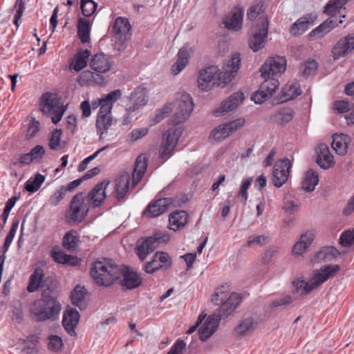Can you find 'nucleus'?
<instances>
[{
	"mask_svg": "<svg viewBox=\"0 0 354 354\" xmlns=\"http://www.w3.org/2000/svg\"><path fill=\"white\" fill-rule=\"evenodd\" d=\"M122 268L112 259H102L95 261L90 270L93 281L99 286H110L122 275Z\"/></svg>",
	"mask_w": 354,
	"mask_h": 354,
	"instance_id": "nucleus-1",
	"label": "nucleus"
},
{
	"mask_svg": "<svg viewBox=\"0 0 354 354\" xmlns=\"http://www.w3.org/2000/svg\"><path fill=\"white\" fill-rule=\"evenodd\" d=\"M212 300L219 306L221 317L231 315L241 303L242 297L241 294L231 292L229 285L224 284L216 288Z\"/></svg>",
	"mask_w": 354,
	"mask_h": 354,
	"instance_id": "nucleus-2",
	"label": "nucleus"
},
{
	"mask_svg": "<svg viewBox=\"0 0 354 354\" xmlns=\"http://www.w3.org/2000/svg\"><path fill=\"white\" fill-rule=\"evenodd\" d=\"M230 82L228 72H222L217 66H209L198 72L197 83L202 91H209L214 87H225Z\"/></svg>",
	"mask_w": 354,
	"mask_h": 354,
	"instance_id": "nucleus-3",
	"label": "nucleus"
},
{
	"mask_svg": "<svg viewBox=\"0 0 354 354\" xmlns=\"http://www.w3.org/2000/svg\"><path fill=\"white\" fill-rule=\"evenodd\" d=\"M62 309L60 303L53 297L42 295L30 307V313L37 321L50 319L59 313Z\"/></svg>",
	"mask_w": 354,
	"mask_h": 354,
	"instance_id": "nucleus-4",
	"label": "nucleus"
},
{
	"mask_svg": "<svg viewBox=\"0 0 354 354\" xmlns=\"http://www.w3.org/2000/svg\"><path fill=\"white\" fill-rule=\"evenodd\" d=\"M41 104L42 112L50 117L54 124L62 120L66 110V107L61 103L60 99L49 93L42 95Z\"/></svg>",
	"mask_w": 354,
	"mask_h": 354,
	"instance_id": "nucleus-5",
	"label": "nucleus"
},
{
	"mask_svg": "<svg viewBox=\"0 0 354 354\" xmlns=\"http://www.w3.org/2000/svg\"><path fill=\"white\" fill-rule=\"evenodd\" d=\"M172 104L173 110L175 109L173 116V122L175 124H180L187 120L194 106L192 97L186 93H178L176 101Z\"/></svg>",
	"mask_w": 354,
	"mask_h": 354,
	"instance_id": "nucleus-6",
	"label": "nucleus"
},
{
	"mask_svg": "<svg viewBox=\"0 0 354 354\" xmlns=\"http://www.w3.org/2000/svg\"><path fill=\"white\" fill-rule=\"evenodd\" d=\"M88 203L82 193L75 195L70 204V209L66 216L75 223H81L88 212Z\"/></svg>",
	"mask_w": 354,
	"mask_h": 354,
	"instance_id": "nucleus-7",
	"label": "nucleus"
},
{
	"mask_svg": "<svg viewBox=\"0 0 354 354\" xmlns=\"http://www.w3.org/2000/svg\"><path fill=\"white\" fill-rule=\"evenodd\" d=\"M183 131V129L180 127H172L163 134L160 147V156L161 158L167 159L173 154Z\"/></svg>",
	"mask_w": 354,
	"mask_h": 354,
	"instance_id": "nucleus-8",
	"label": "nucleus"
},
{
	"mask_svg": "<svg viewBox=\"0 0 354 354\" xmlns=\"http://www.w3.org/2000/svg\"><path fill=\"white\" fill-rule=\"evenodd\" d=\"M206 315H201L198 318L199 338L201 341L205 342L209 339L216 330L219 322L221 320L220 315L213 314L206 317Z\"/></svg>",
	"mask_w": 354,
	"mask_h": 354,
	"instance_id": "nucleus-9",
	"label": "nucleus"
},
{
	"mask_svg": "<svg viewBox=\"0 0 354 354\" xmlns=\"http://www.w3.org/2000/svg\"><path fill=\"white\" fill-rule=\"evenodd\" d=\"M286 69V59L284 57H270L260 68L261 77H278Z\"/></svg>",
	"mask_w": 354,
	"mask_h": 354,
	"instance_id": "nucleus-10",
	"label": "nucleus"
},
{
	"mask_svg": "<svg viewBox=\"0 0 354 354\" xmlns=\"http://www.w3.org/2000/svg\"><path fill=\"white\" fill-rule=\"evenodd\" d=\"M131 25L128 19L118 17L114 21L113 32L114 34L115 46L118 50L124 48V44L128 39Z\"/></svg>",
	"mask_w": 354,
	"mask_h": 354,
	"instance_id": "nucleus-11",
	"label": "nucleus"
},
{
	"mask_svg": "<svg viewBox=\"0 0 354 354\" xmlns=\"http://www.w3.org/2000/svg\"><path fill=\"white\" fill-rule=\"evenodd\" d=\"M262 78L264 81L261 84L260 88L251 97L252 100L256 104H262L272 95L279 85L277 77L271 76L262 77Z\"/></svg>",
	"mask_w": 354,
	"mask_h": 354,
	"instance_id": "nucleus-12",
	"label": "nucleus"
},
{
	"mask_svg": "<svg viewBox=\"0 0 354 354\" xmlns=\"http://www.w3.org/2000/svg\"><path fill=\"white\" fill-rule=\"evenodd\" d=\"M317 17L318 15L316 12H308L304 15L290 26L289 30L290 35L294 37L301 36L314 24Z\"/></svg>",
	"mask_w": 354,
	"mask_h": 354,
	"instance_id": "nucleus-13",
	"label": "nucleus"
},
{
	"mask_svg": "<svg viewBox=\"0 0 354 354\" xmlns=\"http://www.w3.org/2000/svg\"><path fill=\"white\" fill-rule=\"evenodd\" d=\"M290 167V161L286 158L275 163L272 171V181L275 187H280L288 180Z\"/></svg>",
	"mask_w": 354,
	"mask_h": 354,
	"instance_id": "nucleus-14",
	"label": "nucleus"
},
{
	"mask_svg": "<svg viewBox=\"0 0 354 354\" xmlns=\"http://www.w3.org/2000/svg\"><path fill=\"white\" fill-rule=\"evenodd\" d=\"M259 20H261V26L258 30H254L253 35L249 41L250 47L254 52H257L264 47L268 36V21L261 17Z\"/></svg>",
	"mask_w": 354,
	"mask_h": 354,
	"instance_id": "nucleus-15",
	"label": "nucleus"
},
{
	"mask_svg": "<svg viewBox=\"0 0 354 354\" xmlns=\"http://www.w3.org/2000/svg\"><path fill=\"white\" fill-rule=\"evenodd\" d=\"M171 266V259L167 253L156 252L153 259L144 265V270L148 274H153L160 269H167Z\"/></svg>",
	"mask_w": 354,
	"mask_h": 354,
	"instance_id": "nucleus-16",
	"label": "nucleus"
},
{
	"mask_svg": "<svg viewBox=\"0 0 354 354\" xmlns=\"http://www.w3.org/2000/svg\"><path fill=\"white\" fill-rule=\"evenodd\" d=\"M354 49V33L340 39L332 49V56L335 60L346 56Z\"/></svg>",
	"mask_w": 354,
	"mask_h": 354,
	"instance_id": "nucleus-17",
	"label": "nucleus"
},
{
	"mask_svg": "<svg viewBox=\"0 0 354 354\" xmlns=\"http://www.w3.org/2000/svg\"><path fill=\"white\" fill-rule=\"evenodd\" d=\"M339 269L338 265H328L316 271L313 277L310 279V284L312 286L309 289L313 290L316 288L329 278L333 277Z\"/></svg>",
	"mask_w": 354,
	"mask_h": 354,
	"instance_id": "nucleus-18",
	"label": "nucleus"
},
{
	"mask_svg": "<svg viewBox=\"0 0 354 354\" xmlns=\"http://www.w3.org/2000/svg\"><path fill=\"white\" fill-rule=\"evenodd\" d=\"M244 100L241 92L232 94L227 100L223 101L218 107L213 111V115L218 117L235 109Z\"/></svg>",
	"mask_w": 354,
	"mask_h": 354,
	"instance_id": "nucleus-19",
	"label": "nucleus"
},
{
	"mask_svg": "<svg viewBox=\"0 0 354 354\" xmlns=\"http://www.w3.org/2000/svg\"><path fill=\"white\" fill-rule=\"evenodd\" d=\"M342 19L337 21L334 19L328 18L308 33L307 36L308 40L315 41L322 39L335 27L338 26L339 24H342Z\"/></svg>",
	"mask_w": 354,
	"mask_h": 354,
	"instance_id": "nucleus-20",
	"label": "nucleus"
},
{
	"mask_svg": "<svg viewBox=\"0 0 354 354\" xmlns=\"http://www.w3.org/2000/svg\"><path fill=\"white\" fill-rule=\"evenodd\" d=\"M109 181H102L97 183L88 194L87 202L93 207H100L106 198V189L109 185Z\"/></svg>",
	"mask_w": 354,
	"mask_h": 354,
	"instance_id": "nucleus-21",
	"label": "nucleus"
},
{
	"mask_svg": "<svg viewBox=\"0 0 354 354\" xmlns=\"http://www.w3.org/2000/svg\"><path fill=\"white\" fill-rule=\"evenodd\" d=\"M112 121L111 106L102 105L100 107L96 120V127L100 136H102L109 129L112 124Z\"/></svg>",
	"mask_w": 354,
	"mask_h": 354,
	"instance_id": "nucleus-22",
	"label": "nucleus"
},
{
	"mask_svg": "<svg viewBox=\"0 0 354 354\" xmlns=\"http://www.w3.org/2000/svg\"><path fill=\"white\" fill-rule=\"evenodd\" d=\"M243 8L240 5L236 6L231 13L224 19L225 28L232 30H239L241 29L243 24Z\"/></svg>",
	"mask_w": 354,
	"mask_h": 354,
	"instance_id": "nucleus-23",
	"label": "nucleus"
},
{
	"mask_svg": "<svg viewBox=\"0 0 354 354\" xmlns=\"http://www.w3.org/2000/svg\"><path fill=\"white\" fill-rule=\"evenodd\" d=\"M260 324L257 317L249 316L242 319L235 328V333L239 337H244L253 333Z\"/></svg>",
	"mask_w": 354,
	"mask_h": 354,
	"instance_id": "nucleus-24",
	"label": "nucleus"
},
{
	"mask_svg": "<svg viewBox=\"0 0 354 354\" xmlns=\"http://www.w3.org/2000/svg\"><path fill=\"white\" fill-rule=\"evenodd\" d=\"M80 320V314L76 309L69 308L64 313L62 325L71 336L75 335V328Z\"/></svg>",
	"mask_w": 354,
	"mask_h": 354,
	"instance_id": "nucleus-25",
	"label": "nucleus"
},
{
	"mask_svg": "<svg viewBox=\"0 0 354 354\" xmlns=\"http://www.w3.org/2000/svg\"><path fill=\"white\" fill-rule=\"evenodd\" d=\"M171 203V199L163 198L148 205L143 214L147 217H156L163 214Z\"/></svg>",
	"mask_w": 354,
	"mask_h": 354,
	"instance_id": "nucleus-26",
	"label": "nucleus"
},
{
	"mask_svg": "<svg viewBox=\"0 0 354 354\" xmlns=\"http://www.w3.org/2000/svg\"><path fill=\"white\" fill-rule=\"evenodd\" d=\"M317 162L323 169H327L334 166V157L326 144H320L317 149Z\"/></svg>",
	"mask_w": 354,
	"mask_h": 354,
	"instance_id": "nucleus-27",
	"label": "nucleus"
},
{
	"mask_svg": "<svg viewBox=\"0 0 354 354\" xmlns=\"http://www.w3.org/2000/svg\"><path fill=\"white\" fill-rule=\"evenodd\" d=\"M192 53V48L188 46H183L179 50L177 60L171 67V72L174 75L179 74L185 68Z\"/></svg>",
	"mask_w": 354,
	"mask_h": 354,
	"instance_id": "nucleus-28",
	"label": "nucleus"
},
{
	"mask_svg": "<svg viewBox=\"0 0 354 354\" xmlns=\"http://www.w3.org/2000/svg\"><path fill=\"white\" fill-rule=\"evenodd\" d=\"M316 236V232L313 230H308L302 234L299 240L292 248V252L295 255H301L311 245Z\"/></svg>",
	"mask_w": 354,
	"mask_h": 354,
	"instance_id": "nucleus-29",
	"label": "nucleus"
},
{
	"mask_svg": "<svg viewBox=\"0 0 354 354\" xmlns=\"http://www.w3.org/2000/svg\"><path fill=\"white\" fill-rule=\"evenodd\" d=\"M90 64L95 71L104 73L110 70L112 62L109 56L102 53L94 55Z\"/></svg>",
	"mask_w": 354,
	"mask_h": 354,
	"instance_id": "nucleus-30",
	"label": "nucleus"
},
{
	"mask_svg": "<svg viewBox=\"0 0 354 354\" xmlns=\"http://www.w3.org/2000/svg\"><path fill=\"white\" fill-rule=\"evenodd\" d=\"M351 142V137L347 134L336 133L333 136L331 146L335 153L339 156H345Z\"/></svg>",
	"mask_w": 354,
	"mask_h": 354,
	"instance_id": "nucleus-31",
	"label": "nucleus"
},
{
	"mask_svg": "<svg viewBox=\"0 0 354 354\" xmlns=\"http://www.w3.org/2000/svg\"><path fill=\"white\" fill-rule=\"evenodd\" d=\"M121 276L123 277L122 285L127 289L136 288L142 283L140 276L129 268H122Z\"/></svg>",
	"mask_w": 354,
	"mask_h": 354,
	"instance_id": "nucleus-32",
	"label": "nucleus"
},
{
	"mask_svg": "<svg viewBox=\"0 0 354 354\" xmlns=\"http://www.w3.org/2000/svg\"><path fill=\"white\" fill-rule=\"evenodd\" d=\"M149 93L146 88L138 86L134 89L129 96V100L133 103L131 107L138 110L147 104Z\"/></svg>",
	"mask_w": 354,
	"mask_h": 354,
	"instance_id": "nucleus-33",
	"label": "nucleus"
},
{
	"mask_svg": "<svg viewBox=\"0 0 354 354\" xmlns=\"http://www.w3.org/2000/svg\"><path fill=\"white\" fill-rule=\"evenodd\" d=\"M188 214L183 210H177L169 216V229L173 231H178L185 226L187 223Z\"/></svg>",
	"mask_w": 354,
	"mask_h": 354,
	"instance_id": "nucleus-34",
	"label": "nucleus"
},
{
	"mask_svg": "<svg viewBox=\"0 0 354 354\" xmlns=\"http://www.w3.org/2000/svg\"><path fill=\"white\" fill-rule=\"evenodd\" d=\"M130 176L124 173L118 176L115 180V194L118 199H123L129 187Z\"/></svg>",
	"mask_w": 354,
	"mask_h": 354,
	"instance_id": "nucleus-35",
	"label": "nucleus"
},
{
	"mask_svg": "<svg viewBox=\"0 0 354 354\" xmlns=\"http://www.w3.org/2000/svg\"><path fill=\"white\" fill-rule=\"evenodd\" d=\"M148 158L146 154L142 153L138 156L133 172V184L136 185L144 176L147 167Z\"/></svg>",
	"mask_w": 354,
	"mask_h": 354,
	"instance_id": "nucleus-36",
	"label": "nucleus"
},
{
	"mask_svg": "<svg viewBox=\"0 0 354 354\" xmlns=\"http://www.w3.org/2000/svg\"><path fill=\"white\" fill-rule=\"evenodd\" d=\"M91 56V51L88 50H80L74 56L72 62L69 64V68L78 72L83 69L88 62Z\"/></svg>",
	"mask_w": 354,
	"mask_h": 354,
	"instance_id": "nucleus-37",
	"label": "nucleus"
},
{
	"mask_svg": "<svg viewBox=\"0 0 354 354\" xmlns=\"http://www.w3.org/2000/svg\"><path fill=\"white\" fill-rule=\"evenodd\" d=\"M77 35L83 44L89 43L91 41L90 32L91 21L88 19L80 17L77 21Z\"/></svg>",
	"mask_w": 354,
	"mask_h": 354,
	"instance_id": "nucleus-38",
	"label": "nucleus"
},
{
	"mask_svg": "<svg viewBox=\"0 0 354 354\" xmlns=\"http://www.w3.org/2000/svg\"><path fill=\"white\" fill-rule=\"evenodd\" d=\"M339 251L332 246L324 247L320 249L313 257L312 261L320 263L322 261H330L339 255Z\"/></svg>",
	"mask_w": 354,
	"mask_h": 354,
	"instance_id": "nucleus-39",
	"label": "nucleus"
},
{
	"mask_svg": "<svg viewBox=\"0 0 354 354\" xmlns=\"http://www.w3.org/2000/svg\"><path fill=\"white\" fill-rule=\"evenodd\" d=\"M156 248V245L153 243L151 239L147 237L146 239L138 241L136 251L139 259L144 261L147 256L152 252Z\"/></svg>",
	"mask_w": 354,
	"mask_h": 354,
	"instance_id": "nucleus-40",
	"label": "nucleus"
},
{
	"mask_svg": "<svg viewBox=\"0 0 354 354\" xmlns=\"http://www.w3.org/2000/svg\"><path fill=\"white\" fill-rule=\"evenodd\" d=\"M44 277V272L41 267H37L30 276L27 286L28 292H34L39 289Z\"/></svg>",
	"mask_w": 354,
	"mask_h": 354,
	"instance_id": "nucleus-41",
	"label": "nucleus"
},
{
	"mask_svg": "<svg viewBox=\"0 0 354 354\" xmlns=\"http://www.w3.org/2000/svg\"><path fill=\"white\" fill-rule=\"evenodd\" d=\"M86 292H87L84 286H75L71 294L72 303L80 309L84 308L86 307L85 297Z\"/></svg>",
	"mask_w": 354,
	"mask_h": 354,
	"instance_id": "nucleus-42",
	"label": "nucleus"
},
{
	"mask_svg": "<svg viewBox=\"0 0 354 354\" xmlns=\"http://www.w3.org/2000/svg\"><path fill=\"white\" fill-rule=\"evenodd\" d=\"M52 258L55 262L58 263L67 264L71 266H77L80 263V259H78L76 256L66 254L60 250H53L52 252Z\"/></svg>",
	"mask_w": 354,
	"mask_h": 354,
	"instance_id": "nucleus-43",
	"label": "nucleus"
},
{
	"mask_svg": "<svg viewBox=\"0 0 354 354\" xmlns=\"http://www.w3.org/2000/svg\"><path fill=\"white\" fill-rule=\"evenodd\" d=\"M319 182V176L317 172L313 169H308L306 174L302 182V188L306 192H313Z\"/></svg>",
	"mask_w": 354,
	"mask_h": 354,
	"instance_id": "nucleus-44",
	"label": "nucleus"
},
{
	"mask_svg": "<svg viewBox=\"0 0 354 354\" xmlns=\"http://www.w3.org/2000/svg\"><path fill=\"white\" fill-rule=\"evenodd\" d=\"M301 94L299 84L297 82H289L282 88L284 101L292 100Z\"/></svg>",
	"mask_w": 354,
	"mask_h": 354,
	"instance_id": "nucleus-45",
	"label": "nucleus"
},
{
	"mask_svg": "<svg viewBox=\"0 0 354 354\" xmlns=\"http://www.w3.org/2000/svg\"><path fill=\"white\" fill-rule=\"evenodd\" d=\"M45 176L37 173L33 177L30 178L25 183V189L30 193L36 192L45 181Z\"/></svg>",
	"mask_w": 354,
	"mask_h": 354,
	"instance_id": "nucleus-46",
	"label": "nucleus"
},
{
	"mask_svg": "<svg viewBox=\"0 0 354 354\" xmlns=\"http://www.w3.org/2000/svg\"><path fill=\"white\" fill-rule=\"evenodd\" d=\"M241 57L239 53H234L232 55L231 59L228 61L227 65L225 66L222 72H228L230 75V81L234 76L240 68Z\"/></svg>",
	"mask_w": 354,
	"mask_h": 354,
	"instance_id": "nucleus-47",
	"label": "nucleus"
},
{
	"mask_svg": "<svg viewBox=\"0 0 354 354\" xmlns=\"http://www.w3.org/2000/svg\"><path fill=\"white\" fill-rule=\"evenodd\" d=\"M173 111V104L172 102L166 103L164 106L162 108L157 109L154 114L153 118L151 120V125H154L156 124L161 122L165 118L169 115V114Z\"/></svg>",
	"mask_w": 354,
	"mask_h": 354,
	"instance_id": "nucleus-48",
	"label": "nucleus"
},
{
	"mask_svg": "<svg viewBox=\"0 0 354 354\" xmlns=\"http://www.w3.org/2000/svg\"><path fill=\"white\" fill-rule=\"evenodd\" d=\"M79 237L77 232L74 230L67 232L63 239V245L68 250H75L77 247Z\"/></svg>",
	"mask_w": 354,
	"mask_h": 354,
	"instance_id": "nucleus-49",
	"label": "nucleus"
},
{
	"mask_svg": "<svg viewBox=\"0 0 354 354\" xmlns=\"http://www.w3.org/2000/svg\"><path fill=\"white\" fill-rule=\"evenodd\" d=\"M227 131L224 124L218 125L212 131L209 139L220 142L230 136Z\"/></svg>",
	"mask_w": 354,
	"mask_h": 354,
	"instance_id": "nucleus-50",
	"label": "nucleus"
},
{
	"mask_svg": "<svg viewBox=\"0 0 354 354\" xmlns=\"http://www.w3.org/2000/svg\"><path fill=\"white\" fill-rule=\"evenodd\" d=\"M47 348L53 353L60 352L64 346L63 340L61 337L56 335H50L47 338Z\"/></svg>",
	"mask_w": 354,
	"mask_h": 354,
	"instance_id": "nucleus-51",
	"label": "nucleus"
},
{
	"mask_svg": "<svg viewBox=\"0 0 354 354\" xmlns=\"http://www.w3.org/2000/svg\"><path fill=\"white\" fill-rule=\"evenodd\" d=\"M293 118V111L290 108L283 109L275 113L273 115V120L281 124H286Z\"/></svg>",
	"mask_w": 354,
	"mask_h": 354,
	"instance_id": "nucleus-52",
	"label": "nucleus"
},
{
	"mask_svg": "<svg viewBox=\"0 0 354 354\" xmlns=\"http://www.w3.org/2000/svg\"><path fill=\"white\" fill-rule=\"evenodd\" d=\"M252 182V178L250 177L244 178L241 181L237 197L243 203H245L248 200V189L250 187Z\"/></svg>",
	"mask_w": 354,
	"mask_h": 354,
	"instance_id": "nucleus-53",
	"label": "nucleus"
},
{
	"mask_svg": "<svg viewBox=\"0 0 354 354\" xmlns=\"http://www.w3.org/2000/svg\"><path fill=\"white\" fill-rule=\"evenodd\" d=\"M317 68V63L314 59H308L299 66V72L305 76L313 75Z\"/></svg>",
	"mask_w": 354,
	"mask_h": 354,
	"instance_id": "nucleus-54",
	"label": "nucleus"
},
{
	"mask_svg": "<svg viewBox=\"0 0 354 354\" xmlns=\"http://www.w3.org/2000/svg\"><path fill=\"white\" fill-rule=\"evenodd\" d=\"M97 75L91 71H84L78 77V82L81 86H89L96 82Z\"/></svg>",
	"mask_w": 354,
	"mask_h": 354,
	"instance_id": "nucleus-55",
	"label": "nucleus"
},
{
	"mask_svg": "<svg viewBox=\"0 0 354 354\" xmlns=\"http://www.w3.org/2000/svg\"><path fill=\"white\" fill-rule=\"evenodd\" d=\"M97 4L93 0H81V10L84 16L91 17L96 10Z\"/></svg>",
	"mask_w": 354,
	"mask_h": 354,
	"instance_id": "nucleus-56",
	"label": "nucleus"
},
{
	"mask_svg": "<svg viewBox=\"0 0 354 354\" xmlns=\"http://www.w3.org/2000/svg\"><path fill=\"white\" fill-rule=\"evenodd\" d=\"M19 226V221L12 223L9 233L7 234L3 246V253H6L13 241Z\"/></svg>",
	"mask_w": 354,
	"mask_h": 354,
	"instance_id": "nucleus-57",
	"label": "nucleus"
},
{
	"mask_svg": "<svg viewBox=\"0 0 354 354\" xmlns=\"http://www.w3.org/2000/svg\"><path fill=\"white\" fill-rule=\"evenodd\" d=\"M66 192L67 189L64 186L59 187L50 197V204L53 206L57 205L65 197Z\"/></svg>",
	"mask_w": 354,
	"mask_h": 354,
	"instance_id": "nucleus-58",
	"label": "nucleus"
},
{
	"mask_svg": "<svg viewBox=\"0 0 354 354\" xmlns=\"http://www.w3.org/2000/svg\"><path fill=\"white\" fill-rule=\"evenodd\" d=\"M292 285L295 290L301 295L307 294L312 290L309 289L312 286V285L310 284V280L306 282L303 279H297L292 282Z\"/></svg>",
	"mask_w": 354,
	"mask_h": 354,
	"instance_id": "nucleus-59",
	"label": "nucleus"
},
{
	"mask_svg": "<svg viewBox=\"0 0 354 354\" xmlns=\"http://www.w3.org/2000/svg\"><path fill=\"white\" fill-rule=\"evenodd\" d=\"M339 243L343 247H348L354 244V229L343 232L340 235Z\"/></svg>",
	"mask_w": 354,
	"mask_h": 354,
	"instance_id": "nucleus-60",
	"label": "nucleus"
},
{
	"mask_svg": "<svg viewBox=\"0 0 354 354\" xmlns=\"http://www.w3.org/2000/svg\"><path fill=\"white\" fill-rule=\"evenodd\" d=\"M122 96V92L120 90L117 89L110 92L107 95L103 98L102 105L111 106V111L113 109V104L119 100Z\"/></svg>",
	"mask_w": 354,
	"mask_h": 354,
	"instance_id": "nucleus-61",
	"label": "nucleus"
},
{
	"mask_svg": "<svg viewBox=\"0 0 354 354\" xmlns=\"http://www.w3.org/2000/svg\"><path fill=\"white\" fill-rule=\"evenodd\" d=\"M149 133V128L141 127L133 129L128 135V139L131 142H135L142 138Z\"/></svg>",
	"mask_w": 354,
	"mask_h": 354,
	"instance_id": "nucleus-62",
	"label": "nucleus"
},
{
	"mask_svg": "<svg viewBox=\"0 0 354 354\" xmlns=\"http://www.w3.org/2000/svg\"><path fill=\"white\" fill-rule=\"evenodd\" d=\"M149 238L153 243L157 246L158 244L167 243L170 239V236L167 232L158 231Z\"/></svg>",
	"mask_w": 354,
	"mask_h": 354,
	"instance_id": "nucleus-63",
	"label": "nucleus"
},
{
	"mask_svg": "<svg viewBox=\"0 0 354 354\" xmlns=\"http://www.w3.org/2000/svg\"><path fill=\"white\" fill-rule=\"evenodd\" d=\"M62 136L61 129H55L50 135L48 146L50 149L57 150L60 145V138Z\"/></svg>",
	"mask_w": 354,
	"mask_h": 354,
	"instance_id": "nucleus-64",
	"label": "nucleus"
}]
</instances>
